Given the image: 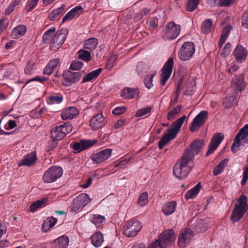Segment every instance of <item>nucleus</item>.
Returning <instances> with one entry per match:
<instances>
[{
	"label": "nucleus",
	"mask_w": 248,
	"mask_h": 248,
	"mask_svg": "<svg viewBox=\"0 0 248 248\" xmlns=\"http://www.w3.org/2000/svg\"><path fill=\"white\" fill-rule=\"evenodd\" d=\"M35 62L31 60L27 63L24 71L26 74L32 75L35 72Z\"/></svg>",
	"instance_id": "nucleus-45"
},
{
	"label": "nucleus",
	"mask_w": 248,
	"mask_h": 248,
	"mask_svg": "<svg viewBox=\"0 0 248 248\" xmlns=\"http://www.w3.org/2000/svg\"><path fill=\"white\" fill-rule=\"evenodd\" d=\"M55 31L56 28L54 27H51L45 31L42 37V40L44 43L47 44L50 42V39L53 36Z\"/></svg>",
	"instance_id": "nucleus-40"
},
{
	"label": "nucleus",
	"mask_w": 248,
	"mask_h": 248,
	"mask_svg": "<svg viewBox=\"0 0 248 248\" xmlns=\"http://www.w3.org/2000/svg\"><path fill=\"white\" fill-rule=\"evenodd\" d=\"M72 125L70 123H65L62 124L56 125L51 129V135L53 140L49 142L46 151L48 153L54 149L58 144V141L64 138L65 135L72 131Z\"/></svg>",
	"instance_id": "nucleus-2"
},
{
	"label": "nucleus",
	"mask_w": 248,
	"mask_h": 248,
	"mask_svg": "<svg viewBox=\"0 0 248 248\" xmlns=\"http://www.w3.org/2000/svg\"><path fill=\"white\" fill-rule=\"evenodd\" d=\"M16 126V122L14 120H10L4 125V129L7 130L12 129Z\"/></svg>",
	"instance_id": "nucleus-59"
},
{
	"label": "nucleus",
	"mask_w": 248,
	"mask_h": 248,
	"mask_svg": "<svg viewBox=\"0 0 248 248\" xmlns=\"http://www.w3.org/2000/svg\"><path fill=\"white\" fill-rule=\"evenodd\" d=\"M65 8V5L63 3L59 8L53 10L48 16L49 19L51 21H54L56 18L64 11Z\"/></svg>",
	"instance_id": "nucleus-41"
},
{
	"label": "nucleus",
	"mask_w": 248,
	"mask_h": 248,
	"mask_svg": "<svg viewBox=\"0 0 248 248\" xmlns=\"http://www.w3.org/2000/svg\"><path fill=\"white\" fill-rule=\"evenodd\" d=\"M104 120L102 113L97 114L91 119L90 125L93 130L98 129L103 126Z\"/></svg>",
	"instance_id": "nucleus-23"
},
{
	"label": "nucleus",
	"mask_w": 248,
	"mask_h": 248,
	"mask_svg": "<svg viewBox=\"0 0 248 248\" xmlns=\"http://www.w3.org/2000/svg\"><path fill=\"white\" fill-rule=\"evenodd\" d=\"M140 93L137 89L126 88L121 91V96L124 99H134L138 97Z\"/></svg>",
	"instance_id": "nucleus-22"
},
{
	"label": "nucleus",
	"mask_w": 248,
	"mask_h": 248,
	"mask_svg": "<svg viewBox=\"0 0 248 248\" xmlns=\"http://www.w3.org/2000/svg\"><path fill=\"white\" fill-rule=\"evenodd\" d=\"M167 132L168 133L164 134L158 142V147L160 149H162L163 147L170 140L175 139L176 137L172 136L171 132L170 131Z\"/></svg>",
	"instance_id": "nucleus-34"
},
{
	"label": "nucleus",
	"mask_w": 248,
	"mask_h": 248,
	"mask_svg": "<svg viewBox=\"0 0 248 248\" xmlns=\"http://www.w3.org/2000/svg\"><path fill=\"white\" fill-rule=\"evenodd\" d=\"M229 160L227 158L221 161L218 165L214 169L213 173L215 176L218 175L224 170L225 167L227 165Z\"/></svg>",
	"instance_id": "nucleus-39"
},
{
	"label": "nucleus",
	"mask_w": 248,
	"mask_h": 248,
	"mask_svg": "<svg viewBox=\"0 0 248 248\" xmlns=\"http://www.w3.org/2000/svg\"><path fill=\"white\" fill-rule=\"evenodd\" d=\"M63 173V170L60 167L53 166L47 170L43 175V179L46 183H51L60 178Z\"/></svg>",
	"instance_id": "nucleus-9"
},
{
	"label": "nucleus",
	"mask_w": 248,
	"mask_h": 248,
	"mask_svg": "<svg viewBox=\"0 0 248 248\" xmlns=\"http://www.w3.org/2000/svg\"><path fill=\"white\" fill-rule=\"evenodd\" d=\"M27 31V27L24 25H19L13 29L11 37L13 39H18L23 36Z\"/></svg>",
	"instance_id": "nucleus-26"
},
{
	"label": "nucleus",
	"mask_w": 248,
	"mask_h": 248,
	"mask_svg": "<svg viewBox=\"0 0 248 248\" xmlns=\"http://www.w3.org/2000/svg\"><path fill=\"white\" fill-rule=\"evenodd\" d=\"M181 26L173 21L167 24L164 31L163 37L165 40H170L175 39L180 34Z\"/></svg>",
	"instance_id": "nucleus-7"
},
{
	"label": "nucleus",
	"mask_w": 248,
	"mask_h": 248,
	"mask_svg": "<svg viewBox=\"0 0 248 248\" xmlns=\"http://www.w3.org/2000/svg\"><path fill=\"white\" fill-rule=\"evenodd\" d=\"M63 97L62 95L60 93H53L48 97L47 102L48 104H58L62 102Z\"/></svg>",
	"instance_id": "nucleus-31"
},
{
	"label": "nucleus",
	"mask_w": 248,
	"mask_h": 248,
	"mask_svg": "<svg viewBox=\"0 0 248 248\" xmlns=\"http://www.w3.org/2000/svg\"><path fill=\"white\" fill-rule=\"evenodd\" d=\"M248 144V124L241 128L235 137L231 150L235 154L240 150L241 146Z\"/></svg>",
	"instance_id": "nucleus-4"
},
{
	"label": "nucleus",
	"mask_w": 248,
	"mask_h": 248,
	"mask_svg": "<svg viewBox=\"0 0 248 248\" xmlns=\"http://www.w3.org/2000/svg\"><path fill=\"white\" fill-rule=\"evenodd\" d=\"M148 202V195L147 192L142 193L140 196L138 203L140 206L146 205Z\"/></svg>",
	"instance_id": "nucleus-47"
},
{
	"label": "nucleus",
	"mask_w": 248,
	"mask_h": 248,
	"mask_svg": "<svg viewBox=\"0 0 248 248\" xmlns=\"http://www.w3.org/2000/svg\"><path fill=\"white\" fill-rule=\"evenodd\" d=\"M242 176L243 177L240 182L242 186L245 185L248 180V167L244 168Z\"/></svg>",
	"instance_id": "nucleus-56"
},
{
	"label": "nucleus",
	"mask_w": 248,
	"mask_h": 248,
	"mask_svg": "<svg viewBox=\"0 0 248 248\" xmlns=\"http://www.w3.org/2000/svg\"><path fill=\"white\" fill-rule=\"evenodd\" d=\"M18 1L15 0L12 2L5 10V15H9L14 10L15 7L18 4Z\"/></svg>",
	"instance_id": "nucleus-54"
},
{
	"label": "nucleus",
	"mask_w": 248,
	"mask_h": 248,
	"mask_svg": "<svg viewBox=\"0 0 248 248\" xmlns=\"http://www.w3.org/2000/svg\"><path fill=\"white\" fill-rule=\"evenodd\" d=\"M193 235V232L190 229L186 228L182 230L178 236V246L181 248L187 247L190 244Z\"/></svg>",
	"instance_id": "nucleus-12"
},
{
	"label": "nucleus",
	"mask_w": 248,
	"mask_h": 248,
	"mask_svg": "<svg viewBox=\"0 0 248 248\" xmlns=\"http://www.w3.org/2000/svg\"><path fill=\"white\" fill-rule=\"evenodd\" d=\"M232 45L230 43H227L222 50V55L224 57L228 55L232 50Z\"/></svg>",
	"instance_id": "nucleus-55"
},
{
	"label": "nucleus",
	"mask_w": 248,
	"mask_h": 248,
	"mask_svg": "<svg viewBox=\"0 0 248 248\" xmlns=\"http://www.w3.org/2000/svg\"><path fill=\"white\" fill-rule=\"evenodd\" d=\"M177 207V203L175 201H172L165 203L162 207L163 213L167 216L173 214Z\"/></svg>",
	"instance_id": "nucleus-28"
},
{
	"label": "nucleus",
	"mask_w": 248,
	"mask_h": 248,
	"mask_svg": "<svg viewBox=\"0 0 248 248\" xmlns=\"http://www.w3.org/2000/svg\"><path fill=\"white\" fill-rule=\"evenodd\" d=\"M208 112L206 110L201 111L194 118L189 126V130L194 132L198 130L204 124L208 118Z\"/></svg>",
	"instance_id": "nucleus-11"
},
{
	"label": "nucleus",
	"mask_w": 248,
	"mask_h": 248,
	"mask_svg": "<svg viewBox=\"0 0 248 248\" xmlns=\"http://www.w3.org/2000/svg\"><path fill=\"white\" fill-rule=\"evenodd\" d=\"M195 50V46L193 42H185L179 50V58L183 61H188L193 57Z\"/></svg>",
	"instance_id": "nucleus-6"
},
{
	"label": "nucleus",
	"mask_w": 248,
	"mask_h": 248,
	"mask_svg": "<svg viewBox=\"0 0 248 248\" xmlns=\"http://www.w3.org/2000/svg\"><path fill=\"white\" fill-rule=\"evenodd\" d=\"M39 0H31L28 1L26 5L25 9L27 12L31 11L35 7H36Z\"/></svg>",
	"instance_id": "nucleus-52"
},
{
	"label": "nucleus",
	"mask_w": 248,
	"mask_h": 248,
	"mask_svg": "<svg viewBox=\"0 0 248 248\" xmlns=\"http://www.w3.org/2000/svg\"><path fill=\"white\" fill-rule=\"evenodd\" d=\"M194 156H182L175 164L173 168V174L179 180L186 178L194 166Z\"/></svg>",
	"instance_id": "nucleus-1"
},
{
	"label": "nucleus",
	"mask_w": 248,
	"mask_h": 248,
	"mask_svg": "<svg viewBox=\"0 0 248 248\" xmlns=\"http://www.w3.org/2000/svg\"><path fill=\"white\" fill-rule=\"evenodd\" d=\"M60 62V60L59 58H55L50 61L47 64L51 67V68L54 70L59 63Z\"/></svg>",
	"instance_id": "nucleus-63"
},
{
	"label": "nucleus",
	"mask_w": 248,
	"mask_h": 248,
	"mask_svg": "<svg viewBox=\"0 0 248 248\" xmlns=\"http://www.w3.org/2000/svg\"><path fill=\"white\" fill-rule=\"evenodd\" d=\"M141 224L138 220L130 221L124 227V234L128 237L136 236L141 229Z\"/></svg>",
	"instance_id": "nucleus-10"
},
{
	"label": "nucleus",
	"mask_w": 248,
	"mask_h": 248,
	"mask_svg": "<svg viewBox=\"0 0 248 248\" xmlns=\"http://www.w3.org/2000/svg\"><path fill=\"white\" fill-rule=\"evenodd\" d=\"M97 142L95 140H81L73 144L74 153H78L93 146Z\"/></svg>",
	"instance_id": "nucleus-16"
},
{
	"label": "nucleus",
	"mask_w": 248,
	"mask_h": 248,
	"mask_svg": "<svg viewBox=\"0 0 248 248\" xmlns=\"http://www.w3.org/2000/svg\"><path fill=\"white\" fill-rule=\"evenodd\" d=\"M125 110L126 108L124 106L118 107L113 109L112 113L114 115H118L124 113Z\"/></svg>",
	"instance_id": "nucleus-58"
},
{
	"label": "nucleus",
	"mask_w": 248,
	"mask_h": 248,
	"mask_svg": "<svg viewBox=\"0 0 248 248\" xmlns=\"http://www.w3.org/2000/svg\"><path fill=\"white\" fill-rule=\"evenodd\" d=\"M186 118L185 115L178 118L171 124L170 127L167 129V131H170L172 136H176Z\"/></svg>",
	"instance_id": "nucleus-18"
},
{
	"label": "nucleus",
	"mask_w": 248,
	"mask_h": 248,
	"mask_svg": "<svg viewBox=\"0 0 248 248\" xmlns=\"http://www.w3.org/2000/svg\"><path fill=\"white\" fill-rule=\"evenodd\" d=\"M232 83L235 86L236 90L239 92L243 90L245 87L244 77L242 75L236 76L232 79Z\"/></svg>",
	"instance_id": "nucleus-29"
},
{
	"label": "nucleus",
	"mask_w": 248,
	"mask_h": 248,
	"mask_svg": "<svg viewBox=\"0 0 248 248\" xmlns=\"http://www.w3.org/2000/svg\"><path fill=\"white\" fill-rule=\"evenodd\" d=\"M105 218L104 216L99 214H92L90 216L89 220L95 226L98 227L103 222Z\"/></svg>",
	"instance_id": "nucleus-38"
},
{
	"label": "nucleus",
	"mask_w": 248,
	"mask_h": 248,
	"mask_svg": "<svg viewBox=\"0 0 248 248\" xmlns=\"http://www.w3.org/2000/svg\"><path fill=\"white\" fill-rule=\"evenodd\" d=\"M182 109V105H178L176 108L169 111L167 114V119L169 121H171L174 119L176 115H178Z\"/></svg>",
	"instance_id": "nucleus-44"
},
{
	"label": "nucleus",
	"mask_w": 248,
	"mask_h": 248,
	"mask_svg": "<svg viewBox=\"0 0 248 248\" xmlns=\"http://www.w3.org/2000/svg\"><path fill=\"white\" fill-rule=\"evenodd\" d=\"M207 228V226L205 225V223L202 220H199L195 226V230L198 232H204Z\"/></svg>",
	"instance_id": "nucleus-50"
},
{
	"label": "nucleus",
	"mask_w": 248,
	"mask_h": 248,
	"mask_svg": "<svg viewBox=\"0 0 248 248\" xmlns=\"http://www.w3.org/2000/svg\"><path fill=\"white\" fill-rule=\"evenodd\" d=\"M48 198L45 197L43 199L38 200L32 203L30 207L31 212H35L37 210L45 207L47 203Z\"/></svg>",
	"instance_id": "nucleus-30"
},
{
	"label": "nucleus",
	"mask_w": 248,
	"mask_h": 248,
	"mask_svg": "<svg viewBox=\"0 0 248 248\" xmlns=\"http://www.w3.org/2000/svg\"><path fill=\"white\" fill-rule=\"evenodd\" d=\"M242 26L243 28L248 29V13H244L242 17Z\"/></svg>",
	"instance_id": "nucleus-60"
},
{
	"label": "nucleus",
	"mask_w": 248,
	"mask_h": 248,
	"mask_svg": "<svg viewBox=\"0 0 248 248\" xmlns=\"http://www.w3.org/2000/svg\"><path fill=\"white\" fill-rule=\"evenodd\" d=\"M68 33V31L66 28L58 30L50 43L51 49L56 50L59 48L64 42Z\"/></svg>",
	"instance_id": "nucleus-8"
},
{
	"label": "nucleus",
	"mask_w": 248,
	"mask_h": 248,
	"mask_svg": "<svg viewBox=\"0 0 248 248\" xmlns=\"http://www.w3.org/2000/svg\"><path fill=\"white\" fill-rule=\"evenodd\" d=\"M69 243V238L63 235L53 240L52 244L53 248H66Z\"/></svg>",
	"instance_id": "nucleus-24"
},
{
	"label": "nucleus",
	"mask_w": 248,
	"mask_h": 248,
	"mask_svg": "<svg viewBox=\"0 0 248 248\" xmlns=\"http://www.w3.org/2000/svg\"><path fill=\"white\" fill-rule=\"evenodd\" d=\"M79 111L75 107H69L64 109L62 113L61 117L63 120L72 119L78 115Z\"/></svg>",
	"instance_id": "nucleus-20"
},
{
	"label": "nucleus",
	"mask_w": 248,
	"mask_h": 248,
	"mask_svg": "<svg viewBox=\"0 0 248 248\" xmlns=\"http://www.w3.org/2000/svg\"><path fill=\"white\" fill-rule=\"evenodd\" d=\"M91 201L92 199L89 195L87 193H81L73 199L72 202L69 205V209L72 212L78 213Z\"/></svg>",
	"instance_id": "nucleus-5"
},
{
	"label": "nucleus",
	"mask_w": 248,
	"mask_h": 248,
	"mask_svg": "<svg viewBox=\"0 0 248 248\" xmlns=\"http://www.w3.org/2000/svg\"><path fill=\"white\" fill-rule=\"evenodd\" d=\"M91 241L92 244L95 248L100 247L104 242L103 234L99 232H96L91 236Z\"/></svg>",
	"instance_id": "nucleus-27"
},
{
	"label": "nucleus",
	"mask_w": 248,
	"mask_h": 248,
	"mask_svg": "<svg viewBox=\"0 0 248 248\" xmlns=\"http://www.w3.org/2000/svg\"><path fill=\"white\" fill-rule=\"evenodd\" d=\"M158 239L161 245L166 248L175 240V232L172 230H166L159 235Z\"/></svg>",
	"instance_id": "nucleus-15"
},
{
	"label": "nucleus",
	"mask_w": 248,
	"mask_h": 248,
	"mask_svg": "<svg viewBox=\"0 0 248 248\" xmlns=\"http://www.w3.org/2000/svg\"><path fill=\"white\" fill-rule=\"evenodd\" d=\"M83 66V62L80 61H74L72 62L70 69L72 70H79Z\"/></svg>",
	"instance_id": "nucleus-53"
},
{
	"label": "nucleus",
	"mask_w": 248,
	"mask_h": 248,
	"mask_svg": "<svg viewBox=\"0 0 248 248\" xmlns=\"http://www.w3.org/2000/svg\"><path fill=\"white\" fill-rule=\"evenodd\" d=\"M148 248H165V247L161 245L160 241L158 239L153 242Z\"/></svg>",
	"instance_id": "nucleus-64"
},
{
	"label": "nucleus",
	"mask_w": 248,
	"mask_h": 248,
	"mask_svg": "<svg viewBox=\"0 0 248 248\" xmlns=\"http://www.w3.org/2000/svg\"><path fill=\"white\" fill-rule=\"evenodd\" d=\"M202 186L200 183H198L194 187L188 190L185 194V198L188 200L194 198L199 193Z\"/></svg>",
	"instance_id": "nucleus-35"
},
{
	"label": "nucleus",
	"mask_w": 248,
	"mask_h": 248,
	"mask_svg": "<svg viewBox=\"0 0 248 248\" xmlns=\"http://www.w3.org/2000/svg\"><path fill=\"white\" fill-rule=\"evenodd\" d=\"M248 51L246 48L241 45H238L234 50V55L236 61L240 63L246 60Z\"/></svg>",
	"instance_id": "nucleus-19"
},
{
	"label": "nucleus",
	"mask_w": 248,
	"mask_h": 248,
	"mask_svg": "<svg viewBox=\"0 0 248 248\" xmlns=\"http://www.w3.org/2000/svg\"><path fill=\"white\" fill-rule=\"evenodd\" d=\"M223 139L224 135L222 133H218L214 134L211 139L208 146V150L205 155L213 154L215 151L218 148Z\"/></svg>",
	"instance_id": "nucleus-13"
},
{
	"label": "nucleus",
	"mask_w": 248,
	"mask_h": 248,
	"mask_svg": "<svg viewBox=\"0 0 248 248\" xmlns=\"http://www.w3.org/2000/svg\"><path fill=\"white\" fill-rule=\"evenodd\" d=\"M84 72V71L73 72L69 70L64 71L62 74L63 77L69 83L68 84L65 85L67 86L79 81L81 78Z\"/></svg>",
	"instance_id": "nucleus-17"
},
{
	"label": "nucleus",
	"mask_w": 248,
	"mask_h": 248,
	"mask_svg": "<svg viewBox=\"0 0 248 248\" xmlns=\"http://www.w3.org/2000/svg\"><path fill=\"white\" fill-rule=\"evenodd\" d=\"M231 29V26H226L223 29L221 36L224 37L225 39H227L230 32Z\"/></svg>",
	"instance_id": "nucleus-61"
},
{
	"label": "nucleus",
	"mask_w": 248,
	"mask_h": 248,
	"mask_svg": "<svg viewBox=\"0 0 248 248\" xmlns=\"http://www.w3.org/2000/svg\"><path fill=\"white\" fill-rule=\"evenodd\" d=\"M170 74L162 73L161 74V79L160 83L161 85L163 86H164L167 80L169 79L170 76Z\"/></svg>",
	"instance_id": "nucleus-62"
},
{
	"label": "nucleus",
	"mask_w": 248,
	"mask_h": 248,
	"mask_svg": "<svg viewBox=\"0 0 248 248\" xmlns=\"http://www.w3.org/2000/svg\"><path fill=\"white\" fill-rule=\"evenodd\" d=\"M173 65V58L172 57H170L168 59V60L164 65L162 69V72L171 75L172 73Z\"/></svg>",
	"instance_id": "nucleus-36"
},
{
	"label": "nucleus",
	"mask_w": 248,
	"mask_h": 248,
	"mask_svg": "<svg viewBox=\"0 0 248 248\" xmlns=\"http://www.w3.org/2000/svg\"><path fill=\"white\" fill-rule=\"evenodd\" d=\"M247 200V197L242 195L236 201L231 217L233 222L239 221L246 213L248 209Z\"/></svg>",
	"instance_id": "nucleus-3"
},
{
	"label": "nucleus",
	"mask_w": 248,
	"mask_h": 248,
	"mask_svg": "<svg viewBox=\"0 0 248 248\" xmlns=\"http://www.w3.org/2000/svg\"><path fill=\"white\" fill-rule=\"evenodd\" d=\"M236 98L233 96L225 97L223 101V105L226 108H231L235 102Z\"/></svg>",
	"instance_id": "nucleus-49"
},
{
	"label": "nucleus",
	"mask_w": 248,
	"mask_h": 248,
	"mask_svg": "<svg viewBox=\"0 0 248 248\" xmlns=\"http://www.w3.org/2000/svg\"><path fill=\"white\" fill-rule=\"evenodd\" d=\"M78 58L86 62H90L91 60V53L90 51L85 49H80L77 53Z\"/></svg>",
	"instance_id": "nucleus-43"
},
{
	"label": "nucleus",
	"mask_w": 248,
	"mask_h": 248,
	"mask_svg": "<svg viewBox=\"0 0 248 248\" xmlns=\"http://www.w3.org/2000/svg\"><path fill=\"white\" fill-rule=\"evenodd\" d=\"M83 8L78 5L69 11L62 18V22L72 20L75 17H78L82 13Z\"/></svg>",
	"instance_id": "nucleus-21"
},
{
	"label": "nucleus",
	"mask_w": 248,
	"mask_h": 248,
	"mask_svg": "<svg viewBox=\"0 0 248 248\" xmlns=\"http://www.w3.org/2000/svg\"><path fill=\"white\" fill-rule=\"evenodd\" d=\"M203 145V140L196 139L189 145V148L186 150L183 155H197L201 153Z\"/></svg>",
	"instance_id": "nucleus-14"
},
{
	"label": "nucleus",
	"mask_w": 248,
	"mask_h": 248,
	"mask_svg": "<svg viewBox=\"0 0 248 248\" xmlns=\"http://www.w3.org/2000/svg\"><path fill=\"white\" fill-rule=\"evenodd\" d=\"M36 156H26L25 157L20 161L18 164L19 166H30L33 165L36 160Z\"/></svg>",
	"instance_id": "nucleus-42"
},
{
	"label": "nucleus",
	"mask_w": 248,
	"mask_h": 248,
	"mask_svg": "<svg viewBox=\"0 0 248 248\" xmlns=\"http://www.w3.org/2000/svg\"><path fill=\"white\" fill-rule=\"evenodd\" d=\"M156 71H154L152 74L147 75L144 79V83L146 87L150 89L153 86V78L156 75Z\"/></svg>",
	"instance_id": "nucleus-46"
},
{
	"label": "nucleus",
	"mask_w": 248,
	"mask_h": 248,
	"mask_svg": "<svg viewBox=\"0 0 248 248\" xmlns=\"http://www.w3.org/2000/svg\"><path fill=\"white\" fill-rule=\"evenodd\" d=\"M213 27V22L210 19H207L202 21L201 25V31L204 34L209 33Z\"/></svg>",
	"instance_id": "nucleus-37"
},
{
	"label": "nucleus",
	"mask_w": 248,
	"mask_h": 248,
	"mask_svg": "<svg viewBox=\"0 0 248 248\" xmlns=\"http://www.w3.org/2000/svg\"><path fill=\"white\" fill-rule=\"evenodd\" d=\"M200 0H188L186 4V10L189 12L195 10L199 4Z\"/></svg>",
	"instance_id": "nucleus-48"
},
{
	"label": "nucleus",
	"mask_w": 248,
	"mask_h": 248,
	"mask_svg": "<svg viewBox=\"0 0 248 248\" xmlns=\"http://www.w3.org/2000/svg\"><path fill=\"white\" fill-rule=\"evenodd\" d=\"M152 108L150 107L146 108H142L141 109H139L136 114L135 117H140L144 116L145 115L150 113L151 111Z\"/></svg>",
	"instance_id": "nucleus-51"
},
{
	"label": "nucleus",
	"mask_w": 248,
	"mask_h": 248,
	"mask_svg": "<svg viewBox=\"0 0 248 248\" xmlns=\"http://www.w3.org/2000/svg\"><path fill=\"white\" fill-rule=\"evenodd\" d=\"M207 3L211 7L216 6L230 7L234 4L236 0H206Z\"/></svg>",
	"instance_id": "nucleus-25"
},
{
	"label": "nucleus",
	"mask_w": 248,
	"mask_h": 248,
	"mask_svg": "<svg viewBox=\"0 0 248 248\" xmlns=\"http://www.w3.org/2000/svg\"><path fill=\"white\" fill-rule=\"evenodd\" d=\"M102 68H99L88 73L83 78L82 83L89 82L96 79L102 72Z\"/></svg>",
	"instance_id": "nucleus-32"
},
{
	"label": "nucleus",
	"mask_w": 248,
	"mask_h": 248,
	"mask_svg": "<svg viewBox=\"0 0 248 248\" xmlns=\"http://www.w3.org/2000/svg\"><path fill=\"white\" fill-rule=\"evenodd\" d=\"M108 158V156H92V160L96 163H101Z\"/></svg>",
	"instance_id": "nucleus-57"
},
{
	"label": "nucleus",
	"mask_w": 248,
	"mask_h": 248,
	"mask_svg": "<svg viewBox=\"0 0 248 248\" xmlns=\"http://www.w3.org/2000/svg\"><path fill=\"white\" fill-rule=\"evenodd\" d=\"M98 40L96 38L92 37L86 40L84 42V47L85 49H88L90 51L94 50L97 45Z\"/></svg>",
	"instance_id": "nucleus-33"
}]
</instances>
